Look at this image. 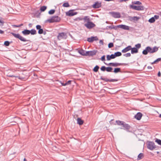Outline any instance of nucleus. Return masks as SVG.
I'll use <instances>...</instances> for the list:
<instances>
[{"mask_svg":"<svg viewBox=\"0 0 161 161\" xmlns=\"http://www.w3.org/2000/svg\"><path fill=\"white\" fill-rule=\"evenodd\" d=\"M161 60V58H159L157 59H156L155 61H154L153 62L151 63L152 64H157L158 62L160 61Z\"/></svg>","mask_w":161,"mask_h":161,"instance_id":"72a5a7b5","label":"nucleus"},{"mask_svg":"<svg viewBox=\"0 0 161 161\" xmlns=\"http://www.w3.org/2000/svg\"><path fill=\"white\" fill-rule=\"evenodd\" d=\"M131 50V53L134 54V53H137L138 52V50L137 48L135 47L132 48Z\"/></svg>","mask_w":161,"mask_h":161,"instance_id":"6ab92c4d","label":"nucleus"},{"mask_svg":"<svg viewBox=\"0 0 161 161\" xmlns=\"http://www.w3.org/2000/svg\"><path fill=\"white\" fill-rule=\"evenodd\" d=\"M99 67L98 65H96L93 69V70L95 72H97L98 71Z\"/></svg>","mask_w":161,"mask_h":161,"instance_id":"e433bc0d","label":"nucleus"},{"mask_svg":"<svg viewBox=\"0 0 161 161\" xmlns=\"http://www.w3.org/2000/svg\"><path fill=\"white\" fill-rule=\"evenodd\" d=\"M36 28L37 30H40L41 29V26L40 25H37L36 26Z\"/></svg>","mask_w":161,"mask_h":161,"instance_id":"864d4df0","label":"nucleus"},{"mask_svg":"<svg viewBox=\"0 0 161 161\" xmlns=\"http://www.w3.org/2000/svg\"><path fill=\"white\" fill-rule=\"evenodd\" d=\"M123 55L126 57H129L131 56V54L130 53H128L125 54H124Z\"/></svg>","mask_w":161,"mask_h":161,"instance_id":"8fccbe9b","label":"nucleus"},{"mask_svg":"<svg viewBox=\"0 0 161 161\" xmlns=\"http://www.w3.org/2000/svg\"><path fill=\"white\" fill-rule=\"evenodd\" d=\"M144 157V155L142 153H140L138 156L137 158V160H139L141 159H142Z\"/></svg>","mask_w":161,"mask_h":161,"instance_id":"a878e982","label":"nucleus"},{"mask_svg":"<svg viewBox=\"0 0 161 161\" xmlns=\"http://www.w3.org/2000/svg\"><path fill=\"white\" fill-rule=\"evenodd\" d=\"M121 55H122L121 53L119 52H116L114 54V55L115 58L116 57L120 56H121Z\"/></svg>","mask_w":161,"mask_h":161,"instance_id":"cd10ccee","label":"nucleus"},{"mask_svg":"<svg viewBox=\"0 0 161 161\" xmlns=\"http://www.w3.org/2000/svg\"><path fill=\"white\" fill-rule=\"evenodd\" d=\"M47 8V6H42L40 8V10L41 12H44V11Z\"/></svg>","mask_w":161,"mask_h":161,"instance_id":"473e14b6","label":"nucleus"},{"mask_svg":"<svg viewBox=\"0 0 161 161\" xmlns=\"http://www.w3.org/2000/svg\"><path fill=\"white\" fill-rule=\"evenodd\" d=\"M155 142H157L159 145H161V140L156 139Z\"/></svg>","mask_w":161,"mask_h":161,"instance_id":"37998d69","label":"nucleus"},{"mask_svg":"<svg viewBox=\"0 0 161 161\" xmlns=\"http://www.w3.org/2000/svg\"><path fill=\"white\" fill-rule=\"evenodd\" d=\"M56 81L57 82H59L62 86H66L67 85H69L71 84V83L72 81L71 80H69L67 82H66L65 83H62V82L61 81H59L58 80H57Z\"/></svg>","mask_w":161,"mask_h":161,"instance_id":"dca6fc26","label":"nucleus"},{"mask_svg":"<svg viewBox=\"0 0 161 161\" xmlns=\"http://www.w3.org/2000/svg\"><path fill=\"white\" fill-rule=\"evenodd\" d=\"M84 26L87 29H91L95 27L96 25L92 22L89 21L84 24Z\"/></svg>","mask_w":161,"mask_h":161,"instance_id":"20e7f679","label":"nucleus"},{"mask_svg":"<svg viewBox=\"0 0 161 161\" xmlns=\"http://www.w3.org/2000/svg\"><path fill=\"white\" fill-rule=\"evenodd\" d=\"M22 33L25 36H26L30 34V32L29 30H25L22 31Z\"/></svg>","mask_w":161,"mask_h":161,"instance_id":"f3484780","label":"nucleus"},{"mask_svg":"<svg viewBox=\"0 0 161 161\" xmlns=\"http://www.w3.org/2000/svg\"><path fill=\"white\" fill-rule=\"evenodd\" d=\"M10 42L8 41H6L4 42V45L6 46H8L10 44Z\"/></svg>","mask_w":161,"mask_h":161,"instance_id":"a18cd8bd","label":"nucleus"},{"mask_svg":"<svg viewBox=\"0 0 161 161\" xmlns=\"http://www.w3.org/2000/svg\"><path fill=\"white\" fill-rule=\"evenodd\" d=\"M113 72L115 73H117L118 72H121V69L119 68H117L114 69V70Z\"/></svg>","mask_w":161,"mask_h":161,"instance_id":"393cba45","label":"nucleus"},{"mask_svg":"<svg viewBox=\"0 0 161 161\" xmlns=\"http://www.w3.org/2000/svg\"><path fill=\"white\" fill-rule=\"evenodd\" d=\"M43 30L42 28L40 30H39L38 31V33L39 34H43Z\"/></svg>","mask_w":161,"mask_h":161,"instance_id":"603ef678","label":"nucleus"},{"mask_svg":"<svg viewBox=\"0 0 161 161\" xmlns=\"http://www.w3.org/2000/svg\"><path fill=\"white\" fill-rule=\"evenodd\" d=\"M113 68L111 67H107L106 68V71L108 72H113Z\"/></svg>","mask_w":161,"mask_h":161,"instance_id":"2f4dec72","label":"nucleus"},{"mask_svg":"<svg viewBox=\"0 0 161 161\" xmlns=\"http://www.w3.org/2000/svg\"><path fill=\"white\" fill-rule=\"evenodd\" d=\"M106 65L113 66V63H110L109 64L104 63Z\"/></svg>","mask_w":161,"mask_h":161,"instance_id":"4d7b16f0","label":"nucleus"},{"mask_svg":"<svg viewBox=\"0 0 161 161\" xmlns=\"http://www.w3.org/2000/svg\"><path fill=\"white\" fill-rule=\"evenodd\" d=\"M109 14L114 18H119L121 17L120 13L118 12H109Z\"/></svg>","mask_w":161,"mask_h":161,"instance_id":"423d86ee","label":"nucleus"},{"mask_svg":"<svg viewBox=\"0 0 161 161\" xmlns=\"http://www.w3.org/2000/svg\"><path fill=\"white\" fill-rule=\"evenodd\" d=\"M18 78L19 79L21 80H25L27 79V76L23 77L22 75H19L18 76H17Z\"/></svg>","mask_w":161,"mask_h":161,"instance_id":"5701e85b","label":"nucleus"},{"mask_svg":"<svg viewBox=\"0 0 161 161\" xmlns=\"http://www.w3.org/2000/svg\"><path fill=\"white\" fill-rule=\"evenodd\" d=\"M8 76L9 77H16V76H15L14 75H8Z\"/></svg>","mask_w":161,"mask_h":161,"instance_id":"69168bd1","label":"nucleus"},{"mask_svg":"<svg viewBox=\"0 0 161 161\" xmlns=\"http://www.w3.org/2000/svg\"><path fill=\"white\" fill-rule=\"evenodd\" d=\"M2 18H0V23H1L0 26H3L4 23V22L2 20Z\"/></svg>","mask_w":161,"mask_h":161,"instance_id":"c03bdc74","label":"nucleus"},{"mask_svg":"<svg viewBox=\"0 0 161 161\" xmlns=\"http://www.w3.org/2000/svg\"><path fill=\"white\" fill-rule=\"evenodd\" d=\"M153 17L155 19H158L159 18V16L158 15H155Z\"/></svg>","mask_w":161,"mask_h":161,"instance_id":"bf43d9fd","label":"nucleus"},{"mask_svg":"<svg viewBox=\"0 0 161 161\" xmlns=\"http://www.w3.org/2000/svg\"><path fill=\"white\" fill-rule=\"evenodd\" d=\"M124 121H121L120 120H116V123L119 125L122 126L123 124H124Z\"/></svg>","mask_w":161,"mask_h":161,"instance_id":"c85d7f7f","label":"nucleus"},{"mask_svg":"<svg viewBox=\"0 0 161 161\" xmlns=\"http://www.w3.org/2000/svg\"><path fill=\"white\" fill-rule=\"evenodd\" d=\"M12 123H13V124H11L12 125H15V124L16 123V122H12Z\"/></svg>","mask_w":161,"mask_h":161,"instance_id":"774afa93","label":"nucleus"},{"mask_svg":"<svg viewBox=\"0 0 161 161\" xmlns=\"http://www.w3.org/2000/svg\"><path fill=\"white\" fill-rule=\"evenodd\" d=\"M63 6L64 7H68L69 6V3L68 2L64 3L63 5Z\"/></svg>","mask_w":161,"mask_h":161,"instance_id":"a19ab883","label":"nucleus"},{"mask_svg":"<svg viewBox=\"0 0 161 161\" xmlns=\"http://www.w3.org/2000/svg\"><path fill=\"white\" fill-rule=\"evenodd\" d=\"M84 121L80 118H78L77 119V123L80 125H82Z\"/></svg>","mask_w":161,"mask_h":161,"instance_id":"412c9836","label":"nucleus"},{"mask_svg":"<svg viewBox=\"0 0 161 161\" xmlns=\"http://www.w3.org/2000/svg\"><path fill=\"white\" fill-rule=\"evenodd\" d=\"M147 147L151 150H153L156 148V146L153 142H149L147 143Z\"/></svg>","mask_w":161,"mask_h":161,"instance_id":"39448f33","label":"nucleus"},{"mask_svg":"<svg viewBox=\"0 0 161 161\" xmlns=\"http://www.w3.org/2000/svg\"><path fill=\"white\" fill-rule=\"evenodd\" d=\"M135 46L136 47V48H137V49H139L141 47V44L140 43H138L136 44Z\"/></svg>","mask_w":161,"mask_h":161,"instance_id":"de8ad7c7","label":"nucleus"},{"mask_svg":"<svg viewBox=\"0 0 161 161\" xmlns=\"http://www.w3.org/2000/svg\"><path fill=\"white\" fill-rule=\"evenodd\" d=\"M99 43L100 44H101L102 45H103V41L102 40H100L99 41Z\"/></svg>","mask_w":161,"mask_h":161,"instance_id":"052dcab7","label":"nucleus"},{"mask_svg":"<svg viewBox=\"0 0 161 161\" xmlns=\"http://www.w3.org/2000/svg\"><path fill=\"white\" fill-rule=\"evenodd\" d=\"M90 51H86L85 53H84V56H90Z\"/></svg>","mask_w":161,"mask_h":161,"instance_id":"5fc2aeb1","label":"nucleus"},{"mask_svg":"<svg viewBox=\"0 0 161 161\" xmlns=\"http://www.w3.org/2000/svg\"><path fill=\"white\" fill-rule=\"evenodd\" d=\"M142 114L140 112L138 113L134 116L135 118L138 120H140L142 116Z\"/></svg>","mask_w":161,"mask_h":161,"instance_id":"4468645a","label":"nucleus"},{"mask_svg":"<svg viewBox=\"0 0 161 161\" xmlns=\"http://www.w3.org/2000/svg\"><path fill=\"white\" fill-rule=\"evenodd\" d=\"M132 5H134V4H137L140 5L142 4L141 2L139 1H133L132 2Z\"/></svg>","mask_w":161,"mask_h":161,"instance_id":"c756f323","label":"nucleus"},{"mask_svg":"<svg viewBox=\"0 0 161 161\" xmlns=\"http://www.w3.org/2000/svg\"><path fill=\"white\" fill-rule=\"evenodd\" d=\"M157 14L161 16V12H160L157 13Z\"/></svg>","mask_w":161,"mask_h":161,"instance_id":"338daca9","label":"nucleus"},{"mask_svg":"<svg viewBox=\"0 0 161 161\" xmlns=\"http://www.w3.org/2000/svg\"><path fill=\"white\" fill-rule=\"evenodd\" d=\"M23 25V24H21L20 25H14V27H20L22 26Z\"/></svg>","mask_w":161,"mask_h":161,"instance_id":"6e6d98bb","label":"nucleus"},{"mask_svg":"<svg viewBox=\"0 0 161 161\" xmlns=\"http://www.w3.org/2000/svg\"><path fill=\"white\" fill-rule=\"evenodd\" d=\"M60 18L58 16H54L52 17L50 19L47 20V21L50 23L54 22H59L60 20Z\"/></svg>","mask_w":161,"mask_h":161,"instance_id":"f03ea898","label":"nucleus"},{"mask_svg":"<svg viewBox=\"0 0 161 161\" xmlns=\"http://www.w3.org/2000/svg\"><path fill=\"white\" fill-rule=\"evenodd\" d=\"M115 58L114 54H112L110 55H108L107 56V60H110L112 59Z\"/></svg>","mask_w":161,"mask_h":161,"instance_id":"a211bd4d","label":"nucleus"},{"mask_svg":"<svg viewBox=\"0 0 161 161\" xmlns=\"http://www.w3.org/2000/svg\"><path fill=\"white\" fill-rule=\"evenodd\" d=\"M10 34H11L14 37L19 39L21 41L24 42L29 41L28 40H26L25 38L22 37L18 33L16 34L13 32H11Z\"/></svg>","mask_w":161,"mask_h":161,"instance_id":"f257e3e1","label":"nucleus"},{"mask_svg":"<svg viewBox=\"0 0 161 161\" xmlns=\"http://www.w3.org/2000/svg\"><path fill=\"white\" fill-rule=\"evenodd\" d=\"M30 33L31 35H33L36 34V32L35 30L34 29H32L31 30H30Z\"/></svg>","mask_w":161,"mask_h":161,"instance_id":"7c9ffc66","label":"nucleus"},{"mask_svg":"<svg viewBox=\"0 0 161 161\" xmlns=\"http://www.w3.org/2000/svg\"><path fill=\"white\" fill-rule=\"evenodd\" d=\"M108 28L110 29H114L115 30H117L119 26L118 25L114 26V25H110L108 26Z\"/></svg>","mask_w":161,"mask_h":161,"instance_id":"bb28decb","label":"nucleus"},{"mask_svg":"<svg viewBox=\"0 0 161 161\" xmlns=\"http://www.w3.org/2000/svg\"><path fill=\"white\" fill-rule=\"evenodd\" d=\"M101 60L102 61H105V56L103 55L102 57L101 58Z\"/></svg>","mask_w":161,"mask_h":161,"instance_id":"13d9d810","label":"nucleus"},{"mask_svg":"<svg viewBox=\"0 0 161 161\" xmlns=\"http://www.w3.org/2000/svg\"><path fill=\"white\" fill-rule=\"evenodd\" d=\"M148 53L147 47L145 49L142 51V54L145 55L147 54Z\"/></svg>","mask_w":161,"mask_h":161,"instance_id":"58836bf2","label":"nucleus"},{"mask_svg":"<svg viewBox=\"0 0 161 161\" xmlns=\"http://www.w3.org/2000/svg\"><path fill=\"white\" fill-rule=\"evenodd\" d=\"M147 48L148 53H152V48H151V47L148 46L147 47Z\"/></svg>","mask_w":161,"mask_h":161,"instance_id":"f704fd0d","label":"nucleus"},{"mask_svg":"<svg viewBox=\"0 0 161 161\" xmlns=\"http://www.w3.org/2000/svg\"><path fill=\"white\" fill-rule=\"evenodd\" d=\"M79 52L81 55L84 56L85 52L83 50H81L80 51H79Z\"/></svg>","mask_w":161,"mask_h":161,"instance_id":"3c124183","label":"nucleus"},{"mask_svg":"<svg viewBox=\"0 0 161 161\" xmlns=\"http://www.w3.org/2000/svg\"><path fill=\"white\" fill-rule=\"evenodd\" d=\"M132 20L135 21H137L140 18L139 17L134 16L131 17Z\"/></svg>","mask_w":161,"mask_h":161,"instance_id":"ea45409f","label":"nucleus"},{"mask_svg":"<svg viewBox=\"0 0 161 161\" xmlns=\"http://www.w3.org/2000/svg\"><path fill=\"white\" fill-rule=\"evenodd\" d=\"M148 21L150 22V23H153L155 21V19H154V18L153 17L150 19Z\"/></svg>","mask_w":161,"mask_h":161,"instance_id":"c9c22d12","label":"nucleus"},{"mask_svg":"<svg viewBox=\"0 0 161 161\" xmlns=\"http://www.w3.org/2000/svg\"><path fill=\"white\" fill-rule=\"evenodd\" d=\"M97 50H94L90 51V56H93L95 55L97 53Z\"/></svg>","mask_w":161,"mask_h":161,"instance_id":"aec40b11","label":"nucleus"},{"mask_svg":"<svg viewBox=\"0 0 161 161\" xmlns=\"http://www.w3.org/2000/svg\"><path fill=\"white\" fill-rule=\"evenodd\" d=\"M119 26V28H121L124 30H130L129 27L128 26L124 25H118Z\"/></svg>","mask_w":161,"mask_h":161,"instance_id":"ddd939ff","label":"nucleus"},{"mask_svg":"<svg viewBox=\"0 0 161 161\" xmlns=\"http://www.w3.org/2000/svg\"><path fill=\"white\" fill-rule=\"evenodd\" d=\"M147 69H152V67L151 66H148L147 67Z\"/></svg>","mask_w":161,"mask_h":161,"instance_id":"0e129e2a","label":"nucleus"},{"mask_svg":"<svg viewBox=\"0 0 161 161\" xmlns=\"http://www.w3.org/2000/svg\"><path fill=\"white\" fill-rule=\"evenodd\" d=\"M98 40V38L97 36H92L91 37H89L87 38V41L90 42H92L94 41H97Z\"/></svg>","mask_w":161,"mask_h":161,"instance_id":"9b49d317","label":"nucleus"},{"mask_svg":"<svg viewBox=\"0 0 161 161\" xmlns=\"http://www.w3.org/2000/svg\"><path fill=\"white\" fill-rule=\"evenodd\" d=\"M101 3L97 2H95L92 5V7L94 8H99L101 7Z\"/></svg>","mask_w":161,"mask_h":161,"instance_id":"9d476101","label":"nucleus"},{"mask_svg":"<svg viewBox=\"0 0 161 161\" xmlns=\"http://www.w3.org/2000/svg\"><path fill=\"white\" fill-rule=\"evenodd\" d=\"M4 33V31L0 29V34H3Z\"/></svg>","mask_w":161,"mask_h":161,"instance_id":"680f3d73","label":"nucleus"},{"mask_svg":"<svg viewBox=\"0 0 161 161\" xmlns=\"http://www.w3.org/2000/svg\"><path fill=\"white\" fill-rule=\"evenodd\" d=\"M67 37L66 34L64 32L59 33L57 36L58 39L60 40L62 39H66Z\"/></svg>","mask_w":161,"mask_h":161,"instance_id":"0eeeda50","label":"nucleus"},{"mask_svg":"<svg viewBox=\"0 0 161 161\" xmlns=\"http://www.w3.org/2000/svg\"><path fill=\"white\" fill-rule=\"evenodd\" d=\"M113 46H114V44H113V43H112V42H110V43H109L108 44V47L109 48H112V47H113Z\"/></svg>","mask_w":161,"mask_h":161,"instance_id":"49530a36","label":"nucleus"},{"mask_svg":"<svg viewBox=\"0 0 161 161\" xmlns=\"http://www.w3.org/2000/svg\"><path fill=\"white\" fill-rule=\"evenodd\" d=\"M130 7L133 9L138 11L142 10L144 9V7L141 5L135 6L133 5H130Z\"/></svg>","mask_w":161,"mask_h":161,"instance_id":"7ed1b4c3","label":"nucleus"},{"mask_svg":"<svg viewBox=\"0 0 161 161\" xmlns=\"http://www.w3.org/2000/svg\"><path fill=\"white\" fill-rule=\"evenodd\" d=\"M122 126L123 127V129L126 130L127 131H129V130L131 128L130 126L128 124H126L125 122H124V124H123Z\"/></svg>","mask_w":161,"mask_h":161,"instance_id":"f8f14e48","label":"nucleus"},{"mask_svg":"<svg viewBox=\"0 0 161 161\" xmlns=\"http://www.w3.org/2000/svg\"><path fill=\"white\" fill-rule=\"evenodd\" d=\"M100 79L102 80H104L106 82H114V81H118V80L116 79H108L106 78H105L103 77V76H101L100 77Z\"/></svg>","mask_w":161,"mask_h":161,"instance_id":"1a4fd4ad","label":"nucleus"},{"mask_svg":"<svg viewBox=\"0 0 161 161\" xmlns=\"http://www.w3.org/2000/svg\"><path fill=\"white\" fill-rule=\"evenodd\" d=\"M83 20H84V22H86L87 23L88 22L90 21V18L88 16H85L83 18Z\"/></svg>","mask_w":161,"mask_h":161,"instance_id":"b1692460","label":"nucleus"},{"mask_svg":"<svg viewBox=\"0 0 161 161\" xmlns=\"http://www.w3.org/2000/svg\"><path fill=\"white\" fill-rule=\"evenodd\" d=\"M158 77H160L161 76V73L160 71H159L158 74Z\"/></svg>","mask_w":161,"mask_h":161,"instance_id":"e2e57ef3","label":"nucleus"},{"mask_svg":"<svg viewBox=\"0 0 161 161\" xmlns=\"http://www.w3.org/2000/svg\"><path fill=\"white\" fill-rule=\"evenodd\" d=\"M55 12V10L54 9H51L48 12V14H53Z\"/></svg>","mask_w":161,"mask_h":161,"instance_id":"79ce46f5","label":"nucleus"},{"mask_svg":"<svg viewBox=\"0 0 161 161\" xmlns=\"http://www.w3.org/2000/svg\"><path fill=\"white\" fill-rule=\"evenodd\" d=\"M77 12H74V10H70L66 12V15L68 16H71L76 14Z\"/></svg>","mask_w":161,"mask_h":161,"instance_id":"6e6552de","label":"nucleus"},{"mask_svg":"<svg viewBox=\"0 0 161 161\" xmlns=\"http://www.w3.org/2000/svg\"><path fill=\"white\" fill-rule=\"evenodd\" d=\"M106 68L105 66H102L100 69L102 71H104L106 70Z\"/></svg>","mask_w":161,"mask_h":161,"instance_id":"09e8293b","label":"nucleus"},{"mask_svg":"<svg viewBox=\"0 0 161 161\" xmlns=\"http://www.w3.org/2000/svg\"><path fill=\"white\" fill-rule=\"evenodd\" d=\"M127 65V64H122V63H113V66L114 67H117L119 65Z\"/></svg>","mask_w":161,"mask_h":161,"instance_id":"4be33fe9","label":"nucleus"},{"mask_svg":"<svg viewBox=\"0 0 161 161\" xmlns=\"http://www.w3.org/2000/svg\"><path fill=\"white\" fill-rule=\"evenodd\" d=\"M158 50V47H157L156 46H155L152 48V53H154V52H155L156 51H157Z\"/></svg>","mask_w":161,"mask_h":161,"instance_id":"4c0bfd02","label":"nucleus"},{"mask_svg":"<svg viewBox=\"0 0 161 161\" xmlns=\"http://www.w3.org/2000/svg\"><path fill=\"white\" fill-rule=\"evenodd\" d=\"M132 48L131 46H128V47H126L124 49L122 50V52L123 53H126L130 50Z\"/></svg>","mask_w":161,"mask_h":161,"instance_id":"2eb2a0df","label":"nucleus"}]
</instances>
